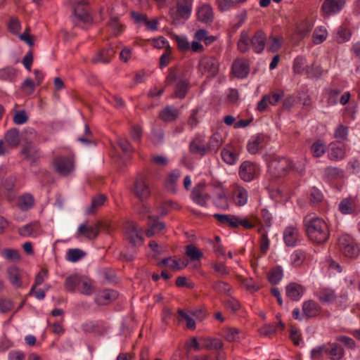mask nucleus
<instances>
[{
	"label": "nucleus",
	"instance_id": "obj_1",
	"mask_svg": "<svg viewBox=\"0 0 360 360\" xmlns=\"http://www.w3.org/2000/svg\"><path fill=\"white\" fill-rule=\"evenodd\" d=\"M266 40L267 36L261 29L257 30L252 37H250L248 31L243 30L237 42V48L240 53H245L251 46L255 53L259 54L264 50Z\"/></svg>",
	"mask_w": 360,
	"mask_h": 360
},
{
	"label": "nucleus",
	"instance_id": "obj_2",
	"mask_svg": "<svg viewBox=\"0 0 360 360\" xmlns=\"http://www.w3.org/2000/svg\"><path fill=\"white\" fill-rule=\"evenodd\" d=\"M304 226L309 240L316 245L327 242L330 236L328 226L326 221L319 217L305 218Z\"/></svg>",
	"mask_w": 360,
	"mask_h": 360
},
{
	"label": "nucleus",
	"instance_id": "obj_3",
	"mask_svg": "<svg viewBox=\"0 0 360 360\" xmlns=\"http://www.w3.org/2000/svg\"><path fill=\"white\" fill-rule=\"evenodd\" d=\"M131 192L143 203L149 199L151 195V188L146 174L139 172L136 174Z\"/></svg>",
	"mask_w": 360,
	"mask_h": 360
},
{
	"label": "nucleus",
	"instance_id": "obj_4",
	"mask_svg": "<svg viewBox=\"0 0 360 360\" xmlns=\"http://www.w3.org/2000/svg\"><path fill=\"white\" fill-rule=\"evenodd\" d=\"M292 161L285 157H275L269 165L270 174L275 178L284 177L291 171Z\"/></svg>",
	"mask_w": 360,
	"mask_h": 360
},
{
	"label": "nucleus",
	"instance_id": "obj_5",
	"mask_svg": "<svg viewBox=\"0 0 360 360\" xmlns=\"http://www.w3.org/2000/svg\"><path fill=\"white\" fill-rule=\"evenodd\" d=\"M340 251L347 257L356 258L359 253V248L354 239L348 234L342 235L338 238Z\"/></svg>",
	"mask_w": 360,
	"mask_h": 360
},
{
	"label": "nucleus",
	"instance_id": "obj_6",
	"mask_svg": "<svg viewBox=\"0 0 360 360\" xmlns=\"http://www.w3.org/2000/svg\"><path fill=\"white\" fill-rule=\"evenodd\" d=\"M124 229V238L133 248L143 244L144 238L142 236V231L138 229L136 222L132 221L126 222Z\"/></svg>",
	"mask_w": 360,
	"mask_h": 360
},
{
	"label": "nucleus",
	"instance_id": "obj_7",
	"mask_svg": "<svg viewBox=\"0 0 360 360\" xmlns=\"http://www.w3.org/2000/svg\"><path fill=\"white\" fill-rule=\"evenodd\" d=\"M53 164L56 172L62 176L70 175L75 169V160L72 156L56 157Z\"/></svg>",
	"mask_w": 360,
	"mask_h": 360
},
{
	"label": "nucleus",
	"instance_id": "obj_8",
	"mask_svg": "<svg viewBox=\"0 0 360 360\" xmlns=\"http://www.w3.org/2000/svg\"><path fill=\"white\" fill-rule=\"evenodd\" d=\"M109 226L102 221H98L94 226H87L86 224L79 226L77 233L79 236H84L89 240H94L99 235L101 229L109 232Z\"/></svg>",
	"mask_w": 360,
	"mask_h": 360
},
{
	"label": "nucleus",
	"instance_id": "obj_9",
	"mask_svg": "<svg viewBox=\"0 0 360 360\" xmlns=\"http://www.w3.org/2000/svg\"><path fill=\"white\" fill-rule=\"evenodd\" d=\"M259 173L260 168L259 165L248 160L241 163L238 171L240 178L245 182L251 181L257 178Z\"/></svg>",
	"mask_w": 360,
	"mask_h": 360
},
{
	"label": "nucleus",
	"instance_id": "obj_10",
	"mask_svg": "<svg viewBox=\"0 0 360 360\" xmlns=\"http://www.w3.org/2000/svg\"><path fill=\"white\" fill-rule=\"evenodd\" d=\"M339 210L343 214L356 215L360 212V204L357 196L343 198L339 204Z\"/></svg>",
	"mask_w": 360,
	"mask_h": 360
},
{
	"label": "nucleus",
	"instance_id": "obj_11",
	"mask_svg": "<svg viewBox=\"0 0 360 360\" xmlns=\"http://www.w3.org/2000/svg\"><path fill=\"white\" fill-rule=\"evenodd\" d=\"M205 188L206 184L200 182L193 188L191 193L193 201L202 207H206L207 201L210 199V195L206 192Z\"/></svg>",
	"mask_w": 360,
	"mask_h": 360
},
{
	"label": "nucleus",
	"instance_id": "obj_12",
	"mask_svg": "<svg viewBox=\"0 0 360 360\" xmlns=\"http://www.w3.org/2000/svg\"><path fill=\"white\" fill-rule=\"evenodd\" d=\"M20 153L25 160L30 162L31 166L36 165L40 158L39 149L31 141L22 146Z\"/></svg>",
	"mask_w": 360,
	"mask_h": 360
},
{
	"label": "nucleus",
	"instance_id": "obj_13",
	"mask_svg": "<svg viewBox=\"0 0 360 360\" xmlns=\"http://www.w3.org/2000/svg\"><path fill=\"white\" fill-rule=\"evenodd\" d=\"M193 0H178L176 13L170 12V15L174 21L179 18L188 19L191 13Z\"/></svg>",
	"mask_w": 360,
	"mask_h": 360
},
{
	"label": "nucleus",
	"instance_id": "obj_14",
	"mask_svg": "<svg viewBox=\"0 0 360 360\" xmlns=\"http://www.w3.org/2000/svg\"><path fill=\"white\" fill-rule=\"evenodd\" d=\"M199 70L202 74H207V77H215L219 70L218 62L213 57L202 58L199 63Z\"/></svg>",
	"mask_w": 360,
	"mask_h": 360
},
{
	"label": "nucleus",
	"instance_id": "obj_15",
	"mask_svg": "<svg viewBox=\"0 0 360 360\" xmlns=\"http://www.w3.org/2000/svg\"><path fill=\"white\" fill-rule=\"evenodd\" d=\"M345 3V0H324L321 8L323 16L327 18L333 13L340 11Z\"/></svg>",
	"mask_w": 360,
	"mask_h": 360
},
{
	"label": "nucleus",
	"instance_id": "obj_16",
	"mask_svg": "<svg viewBox=\"0 0 360 360\" xmlns=\"http://www.w3.org/2000/svg\"><path fill=\"white\" fill-rule=\"evenodd\" d=\"M346 155V146L340 141L331 142L328 146V157L332 161L342 160Z\"/></svg>",
	"mask_w": 360,
	"mask_h": 360
},
{
	"label": "nucleus",
	"instance_id": "obj_17",
	"mask_svg": "<svg viewBox=\"0 0 360 360\" xmlns=\"http://www.w3.org/2000/svg\"><path fill=\"white\" fill-rule=\"evenodd\" d=\"M232 72L238 78H245L250 72V64L243 58L236 59L232 64Z\"/></svg>",
	"mask_w": 360,
	"mask_h": 360
},
{
	"label": "nucleus",
	"instance_id": "obj_18",
	"mask_svg": "<svg viewBox=\"0 0 360 360\" xmlns=\"http://www.w3.org/2000/svg\"><path fill=\"white\" fill-rule=\"evenodd\" d=\"M89 4L88 0H79L73 6V11L75 15L81 21L87 22L91 17L88 11Z\"/></svg>",
	"mask_w": 360,
	"mask_h": 360
},
{
	"label": "nucleus",
	"instance_id": "obj_19",
	"mask_svg": "<svg viewBox=\"0 0 360 360\" xmlns=\"http://www.w3.org/2000/svg\"><path fill=\"white\" fill-rule=\"evenodd\" d=\"M148 229L146 230V236L147 237H152L159 233L166 227L165 223L158 221L157 217L148 216Z\"/></svg>",
	"mask_w": 360,
	"mask_h": 360
},
{
	"label": "nucleus",
	"instance_id": "obj_20",
	"mask_svg": "<svg viewBox=\"0 0 360 360\" xmlns=\"http://www.w3.org/2000/svg\"><path fill=\"white\" fill-rule=\"evenodd\" d=\"M180 110L172 105H166L160 111L158 117L166 123L175 122L179 117Z\"/></svg>",
	"mask_w": 360,
	"mask_h": 360
},
{
	"label": "nucleus",
	"instance_id": "obj_21",
	"mask_svg": "<svg viewBox=\"0 0 360 360\" xmlns=\"http://www.w3.org/2000/svg\"><path fill=\"white\" fill-rule=\"evenodd\" d=\"M232 197L233 202L237 206H243L248 202V192L244 187L235 185L233 189Z\"/></svg>",
	"mask_w": 360,
	"mask_h": 360
},
{
	"label": "nucleus",
	"instance_id": "obj_22",
	"mask_svg": "<svg viewBox=\"0 0 360 360\" xmlns=\"http://www.w3.org/2000/svg\"><path fill=\"white\" fill-rule=\"evenodd\" d=\"M299 236V230L295 226H288L283 231V240L288 247L295 246L298 240Z\"/></svg>",
	"mask_w": 360,
	"mask_h": 360
},
{
	"label": "nucleus",
	"instance_id": "obj_23",
	"mask_svg": "<svg viewBox=\"0 0 360 360\" xmlns=\"http://www.w3.org/2000/svg\"><path fill=\"white\" fill-rule=\"evenodd\" d=\"M197 18L205 24H211L214 20V13L212 7L208 4L200 6L197 11Z\"/></svg>",
	"mask_w": 360,
	"mask_h": 360
},
{
	"label": "nucleus",
	"instance_id": "obj_24",
	"mask_svg": "<svg viewBox=\"0 0 360 360\" xmlns=\"http://www.w3.org/2000/svg\"><path fill=\"white\" fill-rule=\"evenodd\" d=\"M266 136L262 133L257 134L250 141L247 145L248 151L252 154H257L262 148V144L264 143Z\"/></svg>",
	"mask_w": 360,
	"mask_h": 360
},
{
	"label": "nucleus",
	"instance_id": "obj_25",
	"mask_svg": "<svg viewBox=\"0 0 360 360\" xmlns=\"http://www.w3.org/2000/svg\"><path fill=\"white\" fill-rule=\"evenodd\" d=\"M189 150L193 154L205 155L208 151L207 146L205 145L204 140L200 137H195L189 145Z\"/></svg>",
	"mask_w": 360,
	"mask_h": 360
},
{
	"label": "nucleus",
	"instance_id": "obj_26",
	"mask_svg": "<svg viewBox=\"0 0 360 360\" xmlns=\"http://www.w3.org/2000/svg\"><path fill=\"white\" fill-rule=\"evenodd\" d=\"M321 307L313 300H307L303 303L302 311L308 318L317 316L321 312Z\"/></svg>",
	"mask_w": 360,
	"mask_h": 360
},
{
	"label": "nucleus",
	"instance_id": "obj_27",
	"mask_svg": "<svg viewBox=\"0 0 360 360\" xmlns=\"http://www.w3.org/2000/svg\"><path fill=\"white\" fill-rule=\"evenodd\" d=\"M304 288L297 283H290L286 286V295L292 301H297L302 296Z\"/></svg>",
	"mask_w": 360,
	"mask_h": 360
},
{
	"label": "nucleus",
	"instance_id": "obj_28",
	"mask_svg": "<svg viewBox=\"0 0 360 360\" xmlns=\"http://www.w3.org/2000/svg\"><path fill=\"white\" fill-rule=\"evenodd\" d=\"M189 88V81L187 79H181L176 83L172 96L173 98H178L180 99L184 98L188 93Z\"/></svg>",
	"mask_w": 360,
	"mask_h": 360
},
{
	"label": "nucleus",
	"instance_id": "obj_29",
	"mask_svg": "<svg viewBox=\"0 0 360 360\" xmlns=\"http://www.w3.org/2000/svg\"><path fill=\"white\" fill-rule=\"evenodd\" d=\"M8 276L11 283L15 288H20L22 285L20 270L15 266L8 269Z\"/></svg>",
	"mask_w": 360,
	"mask_h": 360
},
{
	"label": "nucleus",
	"instance_id": "obj_30",
	"mask_svg": "<svg viewBox=\"0 0 360 360\" xmlns=\"http://www.w3.org/2000/svg\"><path fill=\"white\" fill-rule=\"evenodd\" d=\"M115 51L111 47L108 46L105 49H102L98 56L92 59V62L96 63L98 62H102L105 63H108L110 61L111 58L115 56Z\"/></svg>",
	"mask_w": 360,
	"mask_h": 360
},
{
	"label": "nucleus",
	"instance_id": "obj_31",
	"mask_svg": "<svg viewBox=\"0 0 360 360\" xmlns=\"http://www.w3.org/2000/svg\"><path fill=\"white\" fill-rule=\"evenodd\" d=\"M108 198L105 194H97L92 197L91 206L86 210L89 214H94L98 209L102 207L106 202Z\"/></svg>",
	"mask_w": 360,
	"mask_h": 360
},
{
	"label": "nucleus",
	"instance_id": "obj_32",
	"mask_svg": "<svg viewBox=\"0 0 360 360\" xmlns=\"http://www.w3.org/2000/svg\"><path fill=\"white\" fill-rule=\"evenodd\" d=\"M5 141L11 147L16 148L20 143V131L16 128L7 131L4 136Z\"/></svg>",
	"mask_w": 360,
	"mask_h": 360
},
{
	"label": "nucleus",
	"instance_id": "obj_33",
	"mask_svg": "<svg viewBox=\"0 0 360 360\" xmlns=\"http://www.w3.org/2000/svg\"><path fill=\"white\" fill-rule=\"evenodd\" d=\"M269 41L267 51L271 53H276L281 49L284 39L281 35L271 34L269 37Z\"/></svg>",
	"mask_w": 360,
	"mask_h": 360
},
{
	"label": "nucleus",
	"instance_id": "obj_34",
	"mask_svg": "<svg viewBox=\"0 0 360 360\" xmlns=\"http://www.w3.org/2000/svg\"><path fill=\"white\" fill-rule=\"evenodd\" d=\"M221 156L223 160L229 164L233 165L238 160V154L230 146H226L221 151Z\"/></svg>",
	"mask_w": 360,
	"mask_h": 360
},
{
	"label": "nucleus",
	"instance_id": "obj_35",
	"mask_svg": "<svg viewBox=\"0 0 360 360\" xmlns=\"http://www.w3.org/2000/svg\"><path fill=\"white\" fill-rule=\"evenodd\" d=\"M34 205V199L32 195L30 193L24 194L19 197L18 206L22 211H27L31 209Z\"/></svg>",
	"mask_w": 360,
	"mask_h": 360
},
{
	"label": "nucleus",
	"instance_id": "obj_36",
	"mask_svg": "<svg viewBox=\"0 0 360 360\" xmlns=\"http://www.w3.org/2000/svg\"><path fill=\"white\" fill-rule=\"evenodd\" d=\"M78 290L84 295H89L94 291L92 281L88 277L81 276Z\"/></svg>",
	"mask_w": 360,
	"mask_h": 360
},
{
	"label": "nucleus",
	"instance_id": "obj_37",
	"mask_svg": "<svg viewBox=\"0 0 360 360\" xmlns=\"http://www.w3.org/2000/svg\"><path fill=\"white\" fill-rule=\"evenodd\" d=\"M202 349H219L223 347V342L217 338H206L200 339Z\"/></svg>",
	"mask_w": 360,
	"mask_h": 360
},
{
	"label": "nucleus",
	"instance_id": "obj_38",
	"mask_svg": "<svg viewBox=\"0 0 360 360\" xmlns=\"http://www.w3.org/2000/svg\"><path fill=\"white\" fill-rule=\"evenodd\" d=\"M326 145L321 139L316 140L310 147L311 153L315 158L321 157L326 153Z\"/></svg>",
	"mask_w": 360,
	"mask_h": 360
},
{
	"label": "nucleus",
	"instance_id": "obj_39",
	"mask_svg": "<svg viewBox=\"0 0 360 360\" xmlns=\"http://www.w3.org/2000/svg\"><path fill=\"white\" fill-rule=\"evenodd\" d=\"M344 176V172L336 167H327L324 169V178L328 181L341 179Z\"/></svg>",
	"mask_w": 360,
	"mask_h": 360
},
{
	"label": "nucleus",
	"instance_id": "obj_40",
	"mask_svg": "<svg viewBox=\"0 0 360 360\" xmlns=\"http://www.w3.org/2000/svg\"><path fill=\"white\" fill-rule=\"evenodd\" d=\"M312 27L307 20H302L296 23L295 34L301 38L306 37L311 30Z\"/></svg>",
	"mask_w": 360,
	"mask_h": 360
},
{
	"label": "nucleus",
	"instance_id": "obj_41",
	"mask_svg": "<svg viewBox=\"0 0 360 360\" xmlns=\"http://www.w3.org/2000/svg\"><path fill=\"white\" fill-rule=\"evenodd\" d=\"M116 294L114 290H105L97 296L96 301L100 304H107L116 298Z\"/></svg>",
	"mask_w": 360,
	"mask_h": 360
},
{
	"label": "nucleus",
	"instance_id": "obj_42",
	"mask_svg": "<svg viewBox=\"0 0 360 360\" xmlns=\"http://www.w3.org/2000/svg\"><path fill=\"white\" fill-rule=\"evenodd\" d=\"M214 205L222 210L229 208V200L227 195L224 190H221L216 195L214 200Z\"/></svg>",
	"mask_w": 360,
	"mask_h": 360
},
{
	"label": "nucleus",
	"instance_id": "obj_43",
	"mask_svg": "<svg viewBox=\"0 0 360 360\" xmlns=\"http://www.w3.org/2000/svg\"><path fill=\"white\" fill-rule=\"evenodd\" d=\"M260 224V220L255 217H246L244 219L238 218V227L242 226L245 229H252Z\"/></svg>",
	"mask_w": 360,
	"mask_h": 360
},
{
	"label": "nucleus",
	"instance_id": "obj_44",
	"mask_svg": "<svg viewBox=\"0 0 360 360\" xmlns=\"http://www.w3.org/2000/svg\"><path fill=\"white\" fill-rule=\"evenodd\" d=\"M330 347L328 351V354L331 356L332 360H340L344 356L343 348L337 343H328Z\"/></svg>",
	"mask_w": 360,
	"mask_h": 360
},
{
	"label": "nucleus",
	"instance_id": "obj_45",
	"mask_svg": "<svg viewBox=\"0 0 360 360\" xmlns=\"http://www.w3.org/2000/svg\"><path fill=\"white\" fill-rule=\"evenodd\" d=\"M352 36L351 30L345 25H341L337 32L336 41L339 44L349 41Z\"/></svg>",
	"mask_w": 360,
	"mask_h": 360
},
{
	"label": "nucleus",
	"instance_id": "obj_46",
	"mask_svg": "<svg viewBox=\"0 0 360 360\" xmlns=\"http://www.w3.org/2000/svg\"><path fill=\"white\" fill-rule=\"evenodd\" d=\"M222 137L219 133L216 132L213 134L207 146L209 151H217L222 144Z\"/></svg>",
	"mask_w": 360,
	"mask_h": 360
},
{
	"label": "nucleus",
	"instance_id": "obj_47",
	"mask_svg": "<svg viewBox=\"0 0 360 360\" xmlns=\"http://www.w3.org/2000/svg\"><path fill=\"white\" fill-rule=\"evenodd\" d=\"M81 276L71 275L68 276L65 281V289L69 292H74L76 288L78 289Z\"/></svg>",
	"mask_w": 360,
	"mask_h": 360
},
{
	"label": "nucleus",
	"instance_id": "obj_48",
	"mask_svg": "<svg viewBox=\"0 0 360 360\" xmlns=\"http://www.w3.org/2000/svg\"><path fill=\"white\" fill-rule=\"evenodd\" d=\"M186 255L192 260H199L203 257V253L194 245L190 244L186 247Z\"/></svg>",
	"mask_w": 360,
	"mask_h": 360
},
{
	"label": "nucleus",
	"instance_id": "obj_49",
	"mask_svg": "<svg viewBox=\"0 0 360 360\" xmlns=\"http://www.w3.org/2000/svg\"><path fill=\"white\" fill-rule=\"evenodd\" d=\"M177 314L179 315V321H185L186 322V328L188 329H189V330H195V321L191 316H190L187 313H186L181 309H179L177 310Z\"/></svg>",
	"mask_w": 360,
	"mask_h": 360
},
{
	"label": "nucleus",
	"instance_id": "obj_50",
	"mask_svg": "<svg viewBox=\"0 0 360 360\" xmlns=\"http://www.w3.org/2000/svg\"><path fill=\"white\" fill-rule=\"evenodd\" d=\"M212 288L217 293H224L227 296L231 295V291L232 290L231 286L229 283L221 281H216L213 284Z\"/></svg>",
	"mask_w": 360,
	"mask_h": 360
},
{
	"label": "nucleus",
	"instance_id": "obj_51",
	"mask_svg": "<svg viewBox=\"0 0 360 360\" xmlns=\"http://www.w3.org/2000/svg\"><path fill=\"white\" fill-rule=\"evenodd\" d=\"M283 277V270L278 266L270 271L268 274V280L272 285L277 284Z\"/></svg>",
	"mask_w": 360,
	"mask_h": 360
},
{
	"label": "nucleus",
	"instance_id": "obj_52",
	"mask_svg": "<svg viewBox=\"0 0 360 360\" xmlns=\"http://www.w3.org/2000/svg\"><path fill=\"white\" fill-rule=\"evenodd\" d=\"M319 298L322 303H330L335 300L336 295L333 290L323 289L319 293Z\"/></svg>",
	"mask_w": 360,
	"mask_h": 360
},
{
	"label": "nucleus",
	"instance_id": "obj_53",
	"mask_svg": "<svg viewBox=\"0 0 360 360\" xmlns=\"http://www.w3.org/2000/svg\"><path fill=\"white\" fill-rule=\"evenodd\" d=\"M328 33L326 29L322 27L316 28L313 33V42L315 44L322 43L327 37Z\"/></svg>",
	"mask_w": 360,
	"mask_h": 360
},
{
	"label": "nucleus",
	"instance_id": "obj_54",
	"mask_svg": "<svg viewBox=\"0 0 360 360\" xmlns=\"http://www.w3.org/2000/svg\"><path fill=\"white\" fill-rule=\"evenodd\" d=\"M323 194L316 187H312L309 192L310 204L313 206L316 205L323 200Z\"/></svg>",
	"mask_w": 360,
	"mask_h": 360
},
{
	"label": "nucleus",
	"instance_id": "obj_55",
	"mask_svg": "<svg viewBox=\"0 0 360 360\" xmlns=\"http://www.w3.org/2000/svg\"><path fill=\"white\" fill-rule=\"evenodd\" d=\"M86 253L80 249H70L67 253L68 260L75 262L85 256Z\"/></svg>",
	"mask_w": 360,
	"mask_h": 360
},
{
	"label": "nucleus",
	"instance_id": "obj_56",
	"mask_svg": "<svg viewBox=\"0 0 360 360\" xmlns=\"http://www.w3.org/2000/svg\"><path fill=\"white\" fill-rule=\"evenodd\" d=\"M2 253L10 261H20L21 259L19 251L15 249L6 248L3 250Z\"/></svg>",
	"mask_w": 360,
	"mask_h": 360
},
{
	"label": "nucleus",
	"instance_id": "obj_57",
	"mask_svg": "<svg viewBox=\"0 0 360 360\" xmlns=\"http://www.w3.org/2000/svg\"><path fill=\"white\" fill-rule=\"evenodd\" d=\"M35 82L30 78L25 79L21 85L22 91L27 95H31L35 90Z\"/></svg>",
	"mask_w": 360,
	"mask_h": 360
},
{
	"label": "nucleus",
	"instance_id": "obj_58",
	"mask_svg": "<svg viewBox=\"0 0 360 360\" xmlns=\"http://www.w3.org/2000/svg\"><path fill=\"white\" fill-rule=\"evenodd\" d=\"M178 68L176 67H172L169 68L167 75L165 78V85L171 86L177 79Z\"/></svg>",
	"mask_w": 360,
	"mask_h": 360
},
{
	"label": "nucleus",
	"instance_id": "obj_59",
	"mask_svg": "<svg viewBox=\"0 0 360 360\" xmlns=\"http://www.w3.org/2000/svg\"><path fill=\"white\" fill-rule=\"evenodd\" d=\"M238 333L239 330L234 328H228L223 330V336L229 342L236 341Z\"/></svg>",
	"mask_w": 360,
	"mask_h": 360
},
{
	"label": "nucleus",
	"instance_id": "obj_60",
	"mask_svg": "<svg viewBox=\"0 0 360 360\" xmlns=\"http://www.w3.org/2000/svg\"><path fill=\"white\" fill-rule=\"evenodd\" d=\"M259 332L261 335L271 337L276 334V326L271 324H265L259 328Z\"/></svg>",
	"mask_w": 360,
	"mask_h": 360
},
{
	"label": "nucleus",
	"instance_id": "obj_61",
	"mask_svg": "<svg viewBox=\"0 0 360 360\" xmlns=\"http://www.w3.org/2000/svg\"><path fill=\"white\" fill-rule=\"evenodd\" d=\"M108 25L110 26L115 34L117 36L123 31V25L119 22L118 17H111L108 22Z\"/></svg>",
	"mask_w": 360,
	"mask_h": 360
},
{
	"label": "nucleus",
	"instance_id": "obj_62",
	"mask_svg": "<svg viewBox=\"0 0 360 360\" xmlns=\"http://www.w3.org/2000/svg\"><path fill=\"white\" fill-rule=\"evenodd\" d=\"M21 25L20 20L17 18H11L8 25V31L13 34H18Z\"/></svg>",
	"mask_w": 360,
	"mask_h": 360
},
{
	"label": "nucleus",
	"instance_id": "obj_63",
	"mask_svg": "<svg viewBox=\"0 0 360 360\" xmlns=\"http://www.w3.org/2000/svg\"><path fill=\"white\" fill-rule=\"evenodd\" d=\"M28 116L25 110H17L13 116V122L16 124H22L28 121Z\"/></svg>",
	"mask_w": 360,
	"mask_h": 360
},
{
	"label": "nucleus",
	"instance_id": "obj_64",
	"mask_svg": "<svg viewBox=\"0 0 360 360\" xmlns=\"http://www.w3.org/2000/svg\"><path fill=\"white\" fill-rule=\"evenodd\" d=\"M347 135L348 127L343 124H340L338 126L334 133V137L335 139H341L343 141L347 139Z\"/></svg>",
	"mask_w": 360,
	"mask_h": 360
}]
</instances>
